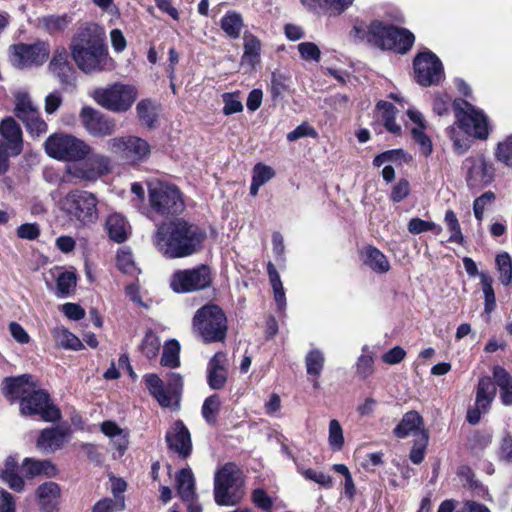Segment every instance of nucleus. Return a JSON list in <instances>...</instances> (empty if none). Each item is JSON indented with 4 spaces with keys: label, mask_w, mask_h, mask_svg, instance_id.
Masks as SVG:
<instances>
[{
    "label": "nucleus",
    "mask_w": 512,
    "mask_h": 512,
    "mask_svg": "<svg viewBox=\"0 0 512 512\" xmlns=\"http://www.w3.org/2000/svg\"><path fill=\"white\" fill-rule=\"evenodd\" d=\"M71 438V429L57 426L45 428L40 432L36 447L44 454L54 453L61 449Z\"/></svg>",
    "instance_id": "19"
},
{
    "label": "nucleus",
    "mask_w": 512,
    "mask_h": 512,
    "mask_svg": "<svg viewBox=\"0 0 512 512\" xmlns=\"http://www.w3.org/2000/svg\"><path fill=\"white\" fill-rule=\"evenodd\" d=\"M467 170V183L470 186L489 184L494 177V168L482 154L470 156L463 162Z\"/></svg>",
    "instance_id": "18"
},
{
    "label": "nucleus",
    "mask_w": 512,
    "mask_h": 512,
    "mask_svg": "<svg viewBox=\"0 0 512 512\" xmlns=\"http://www.w3.org/2000/svg\"><path fill=\"white\" fill-rule=\"evenodd\" d=\"M220 408V399L218 395H212L203 403L202 416L208 423H214L216 415Z\"/></svg>",
    "instance_id": "53"
},
{
    "label": "nucleus",
    "mask_w": 512,
    "mask_h": 512,
    "mask_svg": "<svg viewBox=\"0 0 512 512\" xmlns=\"http://www.w3.org/2000/svg\"><path fill=\"white\" fill-rule=\"evenodd\" d=\"M180 344L172 339L165 343L161 357V365L168 368H177L180 366Z\"/></svg>",
    "instance_id": "41"
},
{
    "label": "nucleus",
    "mask_w": 512,
    "mask_h": 512,
    "mask_svg": "<svg viewBox=\"0 0 512 512\" xmlns=\"http://www.w3.org/2000/svg\"><path fill=\"white\" fill-rule=\"evenodd\" d=\"M49 56V45L39 41L34 44H16L10 48V61L17 68L39 66Z\"/></svg>",
    "instance_id": "13"
},
{
    "label": "nucleus",
    "mask_w": 512,
    "mask_h": 512,
    "mask_svg": "<svg viewBox=\"0 0 512 512\" xmlns=\"http://www.w3.org/2000/svg\"><path fill=\"white\" fill-rule=\"evenodd\" d=\"M70 50L77 67L85 73L108 68L110 59L105 45V33L95 24L78 30L71 40Z\"/></svg>",
    "instance_id": "3"
},
{
    "label": "nucleus",
    "mask_w": 512,
    "mask_h": 512,
    "mask_svg": "<svg viewBox=\"0 0 512 512\" xmlns=\"http://www.w3.org/2000/svg\"><path fill=\"white\" fill-rule=\"evenodd\" d=\"M105 226L110 239L117 243L126 241L130 234V225L125 217L118 213L109 215Z\"/></svg>",
    "instance_id": "27"
},
{
    "label": "nucleus",
    "mask_w": 512,
    "mask_h": 512,
    "mask_svg": "<svg viewBox=\"0 0 512 512\" xmlns=\"http://www.w3.org/2000/svg\"><path fill=\"white\" fill-rule=\"evenodd\" d=\"M298 51L302 59L306 61L318 62L320 60L321 52L315 43L302 42L298 44Z\"/></svg>",
    "instance_id": "58"
},
{
    "label": "nucleus",
    "mask_w": 512,
    "mask_h": 512,
    "mask_svg": "<svg viewBox=\"0 0 512 512\" xmlns=\"http://www.w3.org/2000/svg\"><path fill=\"white\" fill-rule=\"evenodd\" d=\"M148 197L151 211L162 217L178 215L185 209L181 191L177 186L167 182H150Z\"/></svg>",
    "instance_id": "7"
},
{
    "label": "nucleus",
    "mask_w": 512,
    "mask_h": 512,
    "mask_svg": "<svg viewBox=\"0 0 512 512\" xmlns=\"http://www.w3.org/2000/svg\"><path fill=\"white\" fill-rule=\"evenodd\" d=\"M444 221L448 231L450 232L449 241L462 245L464 243V236L455 212L453 210H447Z\"/></svg>",
    "instance_id": "46"
},
{
    "label": "nucleus",
    "mask_w": 512,
    "mask_h": 512,
    "mask_svg": "<svg viewBox=\"0 0 512 512\" xmlns=\"http://www.w3.org/2000/svg\"><path fill=\"white\" fill-rule=\"evenodd\" d=\"M36 495L42 512H57L60 497V487L57 483L45 482L38 487Z\"/></svg>",
    "instance_id": "24"
},
{
    "label": "nucleus",
    "mask_w": 512,
    "mask_h": 512,
    "mask_svg": "<svg viewBox=\"0 0 512 512\" xmlns=\"http://www.w3.org/2000/svg\"><path fill=\"white\" fill-rule=\"evenodd\" d=\"M328 443L333 451H340L344 446L343 429L336 419L329 422Z\"/></svg>",
    "instance_id": "48"
},
{
    "label": "nucleus",
    "mask_w": 512,
    "mask_h": 512,
    "mask_svg": "<svg viewBox=\"0 0 512 512\" xmlns=\"http://www.w3.org/2000/svg\"><path fill=\"white\" fill-rule=\"evenodd\" d=\"M194 332L204 343L223 342L227 335V317L215 304L199 308L192 320Z\"/></svg>",
    "instance_id": "5"
},
{
    "label": "nucleus",
    "mask_w": 512,
    "mask_h": 512,
    "mask_svg": "<svg viewBox=\"0 0 512 512\" xmlns=\"http://www.w3.org/2000/svg\"><path fill=\"white\" fill-rule=\"evenodd\" d=\"M17 462L13 457H8L5 461L4 468L0 470V478L14 491L21 492L24 490L25 482L18 474H16Z\"/></svg>",
    "instance_id": "38"
},
{
    "label": "nucleus",
    "mask_w": 512,
    "mask_h": 512,
    "mask_svg": "<svg viewBox=\"0 0 512 512\" xmlns=\"http://www.w3.org/2000/svg\"><path fill=\"white\" fill-rule=\"evenodd\" d=\"M80 120L88 134L93 137L111 136L116 131L114 119L90 106H85L81 109Z\"/></svg>",
    "instance_id": "16"
},
{
    "label": "nucleus",
    "mask_w": 512,
    "mask_h": 512,
    "mask_svg": "<svg viewBox=\"0 0 512 512\" xmlns=\"http://www.w3.org/2000/svg\"><path fill=\"white\" fill-rule=\"evenodd\" d=\"M0 135L3 144L10 148L13 156H18L23 151V133L20 125L12 117H6L0 121Z\"/></svg>",
    "instance_id": "22"
},
{
    "label": "nucleus",
    "mask_w": 512,
    "mask_h": 512,
    "mask_svg": "<svg viewBox=\"0 0 512 512\" xmlns=\"http://www.w3.org/2000/svg\"><path fill=\"white\" fill-rule=\"evenodd\" d=\"M495 156L505 165L512 166V136L498 144Z\"/></svg>",
    "instance_id": "59"
},
{
    "label": "nucleus",
    "mask_w": 512,
    "mask_h": 512,
    "mask_svg": "<svg viewBox=\"0 0 512 512\" xmlns=\"http://www.w3.org/2000/svg\"><path fill=\"white\" fill-rule=\"evenodd\" d=\"M205 238V230L178 218L158 225L152 241L163 256L177 259L198 253Z\"/></svg>",
    "instance_id": "2"
},
{
    "label": "nucleus",
    "mask_w": 512,
    "mask_h": 512,
    "mask_svg": "<svg viewBox=\"0 0 512 512\" xmlns=\"http://www.w3.org/2000/svg\"><path fill=\"white\" fill-rule=\"evenodd\" d=\"M325 364V357L319 349L310 350L305 357L307 374L319 377Z\"/></svg>",
    "instance_id": "44"
},
{
    "label": "nucleus",
    "mask_w": 512,
    "mask_h": 512,
    "mask_svg": "<svg viewBox=\"0 0 512 512\" xmlns=\"http://www.w3.org/2000/svg\"><path fill=\"white\" fill-rule=\"evenodd\" d=\"M252 500L256 506L265 511H269L273 506L272 498L261 488L253 491Z\"/></svg>",
    "instance_id": "63"
},
{
    "label": "nucleus",
    "mask_w": 512,
    "mask_h": 512,
    "mask_svg": "<svg viewBox=\"0 0 512 512\" xmlns=\"http://www.w3.org/2000/svg\"><path fill=\"white\" fill-rule=\"evenodd\" d=\"M20 412L23 415H40L46 422H54L60 418V411L50 403L48 394L37 389L20 402Z\"/></svg>",
    "instance_id": "14"
},
{
    "label": "nucleus",
    "mask_w": 512,
    "mask_h": 512,
    "mask_svg": "<svg viewBox=\"0 0 512 512\" xmlns=\"http://www.w3.org/2000/svg\"><path fill=\"white\" fill-rule=\"evenodd\" d=\"M92 98L101 107L114 113H122L133 106L138 98V91L133 85L115 82L96 88Z\"/></svg>",
    "instance_id": "9"
},
{
    "label": "nucleus",
    "mask_w": 512,
    "mask_h": 512,
    "mask_svg": "<svg viewBox=\"0 0 512 512\" xmlns=\"http://www.w3.org/2000/svg\"><path fill=\"white\" fill-rule=\"evenodd\" d=\"M166 442L169 449L182 458L190 455L192 450L191 437L182 421H176L166 433Z\"/></svg>",
    "instance_id": "21"
},
{
    "label": "nucleus",
    "mask_w": 512,
    "mask_h": 512,
    "mask_svg": "<svg viewBox=\"0 0 512 512\" xmlns=\"http://www.w3.org/2000/svg\"><path fill=\"white\" fill-rule=\"evenodd\" d=\"M497 271L499 273V281L504 286L512 283V259L507 252L500 253L495 259Z\"/></svg>",
    "instance_id": "43"
},
{
    "label": "nucleus",
    "mask_w": 512,
    "mask_h": 512,
    "mask_svg": "<svg viewBox=\"0 0 512 512\" xmlns=\"http://www.w3.org/2000/svg\"><path fill=\"white\" fill-rule=\"evenodd\" d=\"M480 280L482 284V290L484 294L485 306L484 310L490 314L495 308V294L492 287V278L485 272L480 274Z\"/></svg>",
    "instance_id": "49"
},
{
    "label": "nucleus",
    "mask_w": 512,
    "mask_h": 512,
    "mask_svg": "<svg viewBox=\"0 0 512 512\" xmlns=\"http://www.w3.org/2000/svg\"><path fill=\"white\" fill-rule=\"evenodd\" d=\"M428 443V434L425 430L421 431L420 438L415 442L410 451L409 458L414 464H420L424 459V451Z\"/></svg>",
    "instance_id": "55"
},
{
    "label": "nucleus",
    "mask_w": 512,
    "mask_h": 512,
    "mask_svg": "<svg viewBox=\"0 0 512 512\" xmlns=\"http://www.w3.org/2000/svg\"><path fill=\"white\" fill-rule=\"evenodd\" d=\"M354 0H301V3L309 10L332 11L342 13L353 4Z\"/></svg>",
    "instance_id": "29"
},
{
    "label": "nucleus",
    "mask_w": 512,
    "mask_h": 512,
    "mask_svg": "<svg viewBox=\"0 0 512 512\" xmlns=\"http://www.w3.org/2000/svg\"><path fill=\"white\" fill-rule=\"evenodd\" d=\"M106 150L129 165H138L148 159L151 153L150 144L135 135H124L109 138L105 142Z\"/></svg>",
    "instance_id": "10"
},
{
    "label": "nucleus",
    "mask_w": 512,
    "mask_h": 512,
    "mask_svg": "<svg viewBox=\"0 0 512 512\" xmlns=\"http://www.w3.org/2000/svg\"><path fill=\"white\" fill-rule=\"evenodd\" d=\"M177 494L185 502L195 498V479L190 469H181L176 476Z\"/></svg>",
    "instance_id": "28"
},
{
    "label": "nucleus",
    "mask_w": 512,
    "mask_h": 512,
    "mask_svg": "<svg viewBox=\"0 0 512 512\" xmlns=\"http://www.w3.org/2000/svg\"><path fill=\"white\" fill-rule=\"evenodd\" d=\"M496 395V386L490 377H482L479 379L475 406L467 411L466 419L471 425L479 423L482 414H486Z\"/></svg>",
    "instance_id": "17"
},
{
    "label": "nucleus",
    "mask_w": 512,
    "mask_h": 512,
    "mask_svg": "<svg viewBox=\"0 0 512 512\" xmlns=\"http://www.w3.org/2000/svg\"><path fill=\"white\" fill-rule=\"evenodd\" d=\"M23 469L26 476L30 478L41 475L54 477L57 474L55 465L49 460L26 458L23 462Z\"/></svg>",
    "instance_id": "32"
},
{
    "label": "nucleus",
    "mask_w": 512,
    "mask_h": 512,
    "mask_svg": "<svg viewBox=\"0 0 512 512\" xmlns=\"http://www.w3.org/2000/svg\"><path fill=\"white\" fill-rule=\"evenodd\" d=\"M3 384V393L11 402L16 400L21 402L24 397H29L37 388L33 377L29 374L5 378Z\"/></svg>",
    "instance_id": "20"
},
{
    "label": "nucleus",
    "mask_w": 512,
    "mask_h": 512,
    "mask_svg": "<svg viewBox=\"0 0 512 512\" xmlns=\"http://www.w3.org/2000/svg\"><path fill=\"white\" fill-rule=\"evenodd\" d=\"M144 381L150 394L162 407L166 408L171 406L172 397L168 392L164 390L163 381L157 374L145 375Z\"/></svg>",
    "instance_id": "31"
},
{
    "label": "nucleus",
    "mask_w": 512,
    "mask_h": 512,
    "mask_svg": "<svg viewBox=\"0 0 512 512\" xmlns=\"http://www.w3.org/2000/svg\"><path fill=\"white\" fill-rule=\"evenodd\" d=\"M116 263L119 270L125 274L134 276L139 272V269L134 262L133 255L127 248L119 249L117 252Z\"/></svg>",
    "instance_id": "45"
},
{
    "label": "nucleus",
    "mask_w": 512,
    "mask_h": 512,
    "mask_svg": "<svg viewBox=\"0 0 512 512\" xmlns=\"http://www.w3.org/2000/svg\"><path fill=\"white\" fill-rule=\"evenodd\" d=\"M354 31L359 38L365 39L369 44L381 49L393 50L397 53H406L413 45L414 35L406 30L393 26L383 25L379 21L372 22L367 31L355 27Z\"/></svg>",
    "instance_id": "4"
},
{
    "label": "nucleus",
    "mask_w": 512,
    "mask_h": 512,
    "mask_svg": "<svg viewBox=\"0 0 512 512\" xmlns=\"http://www.w3.org/2000/svg\"><path fill=\"white\" fill-rule=\"evenodd\" d=\"M76 287V275L73 272H62L56 279L57 295L64 297L69 295Z\"/></svg>",
    "instance_id": "50"
},
{
    "label": "nucleus",
    "mask_w": 512,
    "mask_h": 512,
    "mask_svg": "<svg viewBox=\"0 0 512 512\" xmlns=\"http://www.w3.org/2000/svg\"><path fill=\"white\" fill-rule=\"evenodd\" d=\"M453 107L456 122L466 134L481 140L488 138L489 125L483 111L475 108L465 100H455Z\"/></svg>",
    "instance_id": "11"
},
{
    "label": "nucleus",
    "mask_w": 512,
    "mask_h": 512,
    "mask_svg": "<svg viewBox=\"0 0 512 512\" xmlns=\"http://www.w3.org/2000/svg\"><path fill=\"white\" fill-rule=\"evenodd\" d=\"M306 136L314 138L317 136V132L313 127L303 123L287 134V140L290 142H294Z\"/></svg>",
    "instance_id": "62"
},
{
    "label": "nucleus",
    "mask_w": 512,
    "mask_h": 512,
    "mask_svg": "<svg viewBox=\"0 0 512 512\" xmlns=\"http://www.w3.org/2000/svg\"><path fill=\"white\" fill-rule=\"evenodd\" d=\"M13 96L14 114L21 122L40 112L27 91L22 89L16 90Z\"/></svg>",
    "instance_id": "25"
},
{
    "label": "nucleus",
    "mask_w": 512,
    "mask_h": 512,
    "mask_svg": "<svg viewBox=\"0 0 512 512\" xmlns=\"http://www.w3.org/2000/svg\"><path fill=\"white\" fill-rule=\"evenodd\" d=\"M50 71L58 77L61 82H67L71 67L67 60V51L65 47H58L53 53V57L49 64Z\"/></svg>",
    "instance_id": "33"
},
{
    "label": "nucleus",
    "mask_w": 512,
    "mask_h": 512,
    "mask_svg": "<svg viewBox=\"0 0 512 512\" xmlns=\"http://www.w3.org/2000/svg\"><path fill=\"white\" fill-rule=\"evenodd\" d=\"M425 129L412 128L411 133L413 139L419 144L422 153L428 156L432 153V142L430 138L425 134Z\"/></svg>",
    "instance_id": "60"
},
{
    "label": "nucleus",
    "mask_w": 512,
    "mask_h": 512,
    "mask_svg": "<svg viewBox=\"0 0 512 512\" xmlns=\"http://www.w3.org/2000/svg\"><path fill=\"white\" fill-rule=\"evenodd\" d=\"M275 171L272 167L263 164L257 163L252 172V180L261 185H264L268 181H270L275 176Z\"/></svg>",
    "instance_id": "56"
},
{
    "label": "nucleus",
    "mask_w": 512,
    "mask_h": 512,
    "mask_svg": "<svg viewBox=\"0 0 512 512\" xmlns=\"http://www.w3.org/2000/svg\"><path fill=\"white\" fill-rule=\"evenodd\" d=\"M220 27L228 38L238 39L244 27L243 17L236 11H229L221 18Z\"/></svg>",
    "instance_id": "35"
},
{
    "label": "nucleus",
    "mask_w": 512,
    "mask_h": 512,
    "mask_svg": "<svg viewBox=\"0 0 512 512\" xmlns=\"http://www.w3.org/2000/svg\"><path fill=\"white\" fill-rule=\"evenodd\" d=\"M97 197L85 190H72L60 201V209L82 225L95 223L99 218Z\"/></svg>",
    "instance_id": "8"
},
{
    "label": "nucleus",
    "mask_w": 512,
    "mask_h": 512,
    "mask_svg": "<svg viewBox=\"0 0 512 512\" xmlns=\"http://www.w3.org/2000/svg\"><path fill=\"white\" fill-rule=\"evenodd\" d=\"M160 347V338L154 332L147 331L140 346V349L145 357L148 359L156 358Z\"/></svg>",
    "instance_id": "47"
},
{
    "label": "nucleus",
    "mask_w": 512,
    "mask_h": 512,
    "mask_svg": "<svg viewBox=\"0 0 512 512\" xmlns=\"http://www.w3.org/2000/svg\"><path fill=\"white\" fill-rule=\"evenodd\" d=\"M71 22L72 17L69 14H51L38 19L39 26L51 35L63 32Z\"/></svg>",
    "instance_id": "37"
},
{
    "label": "nucleus",
    "mask_w": 512,
    "mask_h": 512,
    "mask_svg": "<svg viewBox=\"0 0 512 512\" xmlns=\"http://www.w3.org/2000/svg\"><path fill=\"white\" fill-rule=\"evenodd\" d=\"M410 193V184L406 179H400L393 187L390 199L393 202L404 200Z\"/></svg>",
    "instance_id": "61"
},
{
    "label": "nucleus",
    "mask_w": 512,
    "mask_h": 512,
    "mask_svg": "<svg viewBox=\"0 0 512 512\" xmlns=\"http://www.w3.org/2000/svg\"><path fill=\"white\" fill-rule=\"evenodd\" d=\"M44 151L52 159L68 162L63 181L71 184L95 183L113 169L110 156L95 153L83 139L63 132L51 134L44 142Z\"/></svg>",
    "instance_id": "1"
},
{
    "label": "nucleus",
    "mask_w": 512,
    "mask_h": 512,
    "mask_svg": "<svg viewBox=\"0 0 512 512\" xmlns=\"http://www.w3.org/2000/svg\"><path fill=\"white\" fill-rule=\"evenodd\" d=\"M301 474L305 479L314 481L324 488H331L333 486L332 477L323 472H317L313 469H304L301 471Z\"/></svg>",
    "instance_id": "57"
},
{
    "label": "nucleus",
    "mask_w": 512,
    "mask_h": 512,
    "mask_svg": "<svg viewBox=\"0 0 512 512\" xmlns=\"http://www.w3.org/2000/svg\"><path fill=\"white\" fill-rule=\"evenodd\" d=\"M158 105L149 99L141 100L136 106V112L140 122L151 128L157 119Z\"/></svg>",
    "instance_id": "39"
},
{
    "label": "nucleus",
    "mask_w": 512,
    "mask_h": 512,
    "mask_svg": "<svg viewBox=\"0 0 512 512\" xmlns=\"http://www.w3.org/2000/svg\"><path fill=\"white\" fill-rule=\"evenodd\" d=\"M242 472L234 463L222 466L214 476V499L220 506H235L244 495Z\"/></svg>",
    "instance_id": "6"
},
{
    "label": "nucleus",
    "mask_w": 512,
    "mask_h": 512,
    "mask_svg": "<svg viewBox=\"0 0 512 512\" xmlns=\"http://www.w3.org/2000/svg\"><path fill=\"white\" fill-rule=\"evenodd\" d=\"M33 138H38L48 131V124L41 117L40 112L22 122Z\"/></svg>",
    "instance_id": "51"
},
{
    "label": "nucleus",
    "mask_w": 512,
    "mask_h": 512,
    "mask_svg": "<svg viewBox=\"0 0 512 512\" xmlns=\"http://www.w3.org/2000/svg\"><path fill=\"white\" fill-rule=\"evenodd\" d=\"M423 425V418L416 411H410L404 414L401 422L394 429V434L398 438H405L408 435L415 433L416 431L423 430L421 426Z\"/></svg>",
    "instance_id": "34"
},
{
    "label": "nucleus",
    "mask_w": 512,
    "mask_h": 512,
    "mask_svg": "<svg viewBox=\"0 0 512 512\" xmlns=\"http://www.w3.org/2000/svg\"><path fill=\"white\" fill-rule=\"evenodd\" d=\"M222 98L224 102V115L229 116L243 110V104L238 93H225L222 95Z\"/></svg>",
    "instance_id": "54"
},
{
    "label": "nucleus",
    "mask_w": 512,
    "mask_h": 512,
    "mask_svg": "<svg viewBox=\"0 0 512 512\" xmlns=\"http://www.w3.org/2000/svg\"><path fill=\"white\" fill-rule=\"evenodd\" d=\"M243 59L255 64L259 61L261 52V42L254 34L245 32L243 35Z\"/></svg>",
    "instance_id": "40"
},
{
    "label": "nucleus",
    "mask_w": 512,
    "mask_h": 512,
    "mask_svg": "<svg viewBox=\"0 0 512 512\" xmlns=\"http://www.w3.org/2000/svg\"><path fill=\"white\" fill-rule=\"evenodd\" d=\"M101 432L112 439V444L116 449L118 456L121 457L128 448L129 434L121 429L113 421H104L100 426Z\"/></svg>",
    "instance_id": "26"
},
{
    "label": "nucleus",
    "mask_w": 512,
    "mask_h": 512,
    "mask_svg": "<svg viewBox=\"0 0 512 512\" xmlns=\"http://www.w3.org/2000/svg\"><path fill=\"white\" fill-rule=\"evenodd\" d=\"M408 231L414 235L427 231H433L436 235H439L442 232V228L432 221H425L420 218H412L408 223Z\"/></svg>",
    "instance_id": "52"
},
{
    "label": "nucleus",
    "mask_w": 512,
    "mask_h": 512,
    "mask_svg": "<svg viewBox=\"0 0 512 512\" xmlns=\"http://www.w3.org/2000/svg\"><path fill=\"white\" fill-rule=\"evenodd\" d=\"M413 64L416 80L422 86L438 84L443 77L442 63L430 51L418 54Z\"/></svg>",
    "instance_id": "15"
},
{
    "label": "nucleus",
    "mask_w": 512,
    "mask_h": 512,
    "mask_svg": "<svg viewBox=\"0 0 512 512\" xmlns=\"http://www.w3.org/2000/svg\"><path fill=\"white\" fill-rule=\"evenodd\" d=\"M211 282L210 268L201 264L174 272L170 279V288L176 293H190L209 287Z\"/></svg>",
    "instance_id": "12"
},
{
    "label": "nucleus",
    "mask_w": 512,
    "mask_h": 512,
    "mask_svg": "<svg viewBox=\"0 0 512 512\" xmlns=\"http://www.w3.org/2000/svg\"><path fill=\"white\" fill-rule=\"evenodd\" d=\"M493 377L496 385L500 388V399L503 405H512V377L501 366L493 368Z\"/></svg>",
    "instance_id": "30"
},
{
    "label": "nucleus",
    "mask_w": 512,
    "mask_h": 512,
    "mask_svg": "<svg viewBox=\"0 0 512 512\" xmlns=\"http://www.w3.org/2000/svg\"><path fill=\"white\" fill-rule=\"evenodd\" d=\"M227 355L223 352H217L207 365V382L211 389H222L227 381Z\"/></svg>",
    "instance_id": "23"
},
{
    "label": "nucleus",
    "mask_w": 512,
    "mask_h": 512,
    "mask_svg": "<svg viewBox=\"0 0 512 512\" xmlns=\"http://www.w3.org/2000/svg\"><path fill=\"white\" fill-rule=\"evenodd\" d=\"M53 336L58 346L65 349L79 350L83 347L81 341L64 327L53 330Z\"/></svg>",
    "instance_id": "42"
},
{
    "label": "nucleus",
    "mask_w": 512,
    "mask_h": 512,
    "mask_svg": "<svg viewBox=\"0 0 512 512\" xmlns=\"http://www.w3.org/2000/svg\"><path fill=\"white\" fill-rule=\"evenodd\" d=\"M364 263L379 274L387 273L390 270L387 257L379 249L372 246L367 247L364 251Z\"/></svg>",
    "instance_id": "36"
},
{
    "label": "nucleus",
    "mask_w": 512,
    "mask_h": 512,
    "mask_svg": "<svg viewBox=\"0 0 512 512\" xmlns=\"http://www.w3.org/2000/svg\"><path fill=\"white\" fill-rule=\"evenodd\" d=\"M17 235L21 239L35 240L40 235V229L35 223H25L18 227Z\"/></svg>",
    "instance_id": "64"
}]
</instances>
